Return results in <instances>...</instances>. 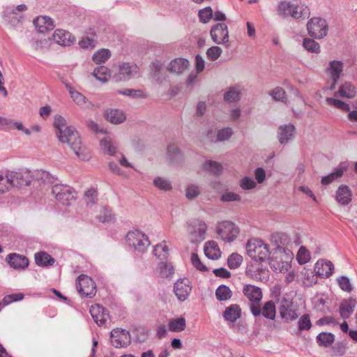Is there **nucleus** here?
Here are the masks:
<instances>
[{
    "label": "nucleus",
    "mask_w": 357,
    "mask_h": 357,
    "mask_svg": "<svg viewBox=\"0 0 357 357\" xmlns=\"http://www.w3.org/2000/svg\"><path fill=\"white\" fill-rule=\"evenodd\" d=\"M54 125L57 130V136L61 142L67 143L80 160H88L91 158V153L82 146L78 132L74 127L67 126L63 117L56 116Z\"/></svg>",
    "instance_id": "f257e3e1"
},
{
    "label": "nucleus",
    "mask_w": 357,
    "mask_h": 357,
    "mask_svg": "<svg viewBox=\"0 0 357 357\" xmlns=\"http://www.w3.org/2000/svg\"><path fill=\"white\" fill-rule=\"evenodd\" d=\"M294 259L293 252L287 247L277 245L271 252L268 257L269 264L275 271H287L291 267V263Z\"/></svg>",
    "instance_id": "f03ea898"
},
{
    "label": "nucleus",
    "mask_w": 357,
    "mask_h": 357,
    "mask_svg": "<svg viewBox=\"0 0 357 357\" xmlns=\"http://www.w3.org/2000/svg\"><path fill=\"white\" fill-rule=\"evenodd\" d=\"M278 12L280 16H291L294 19H305L310 17V9L301 1H283L278 6Z\"/></svg>",
    "instance_id": "7ed1b4c3"
},
{
    "label": "nucleus",
    "mask_w": 357,
    "mask_h": 357,
    "mask_svg": "<svg viewBox=\"0 0 357 357\" xmlns=\"http://www.w3.org/2000/svg\"><path fill=\"white\" fill-rule=\"evenodd\" d=\"M246 250L248 256L255 261H264L271 255L268 245L261 240L249 241Z\"/></svg>",
    "instance_id": "20e7f679"
},
{
    "label": "nucleus",
    "mask_w": 357,
    "mask_h": 357,
    "mask_svg": "<svg viewBox=\"0 0 357 357\" xmlns=\"http://www.w3.org/2000/svg\"><path fill=\"white\" fill-rule=\"evenodd\" d=\"M52 193L57 201L66 206H70L77 199L75 189L67 185L56 184L52 188Z\"/></svg>",
    "instance_id": "39448f33"
},
{
    "label": "nucleus",
    "mask_w": 357,
    "mask_h": 357,
    "mask_svg": "<svg viewBox=\"0 0 357 357\" xmlns=\"http://www.w3.org/2000/svg\"><path fill=\"white\" fill-rule=\"evenodd\" d=\"M126 241L129 246L140 252H144L150 245L148 237L139 230L130 231L126 235Z\"/></svg>",
    "instance_id": "423d86ee"
},
{
    "label": "nucleus",
    "mask_w": 357,
    "mask_h": 357,
    "mask_svg": "<svg viewBox=\"0 0 357 357\" xmlns=\"http://www.w3.org/2000/svg\"><path fill=\"white\" fill-rule=\"evenodd\" d=\"M216 232L222 241L230 243L237 238L239 229L234 222L224 221L218 225Z\"/></svg>",
    "instance_id": "0eeeda50"
},
{
    "label": "nucleus",
    "mask_w": 357,
    "mask_h": 357,
    "mask_svg": "<svg viewBox=\"0 0 357 357\" xmlns=\"http://www.w3.org/2000/svg\"><path fill=\"white\" fill-rule=\"evenodd\" d=\"M307 29L309 35L317 39L325 37L328 33V24L324 19L312 18L307 23Z\"/></svg>",
    "instance_id": "6e6552de"
},
{
    "label": "nucleus",
    "mask_w": 357,
    "mask_h": 357,
    "mask_svg": "<svg viewBox=\"0 0 357 357\" xmlns=\"http://www.w3.org/2000/svg\"><path fill=\"white\" fill-rule=\"evenodd\" d=\"M76 287L80 294L92 298L96 294V285L95 282L86 275L79 276Z\"/></svg>",
    "instance_id": "1a4fd4ad"
},
{
    "label": "nucleus",
    "mask_w": 357,
    "mask_h": 357,
    "mask_svg": "<svg viewBox=\"0 0 357 357\" xmlns=\"http://www.w3.org/2000/svg\"><path fill=\"white\" fill-rule=\"evenodd\" d=\"M111 344L116 348L127 347L131 343L130 332L126 329L116 328L110 332Z\"/></svg>",
    "instance_id": "9d476101"
},
{
    "label": "nucleus",
    "mask_w": 357,
    "mask_h": 357,
    "mask_svg": "<svg viewBox=\"0 0 357 357\" xmlns=\"http://www.w3.org/2000/svg\"><path fill=\"white\" fill-rule=\"evenodd\" d=\"M7 178L10 181L11 188H22L29 185L32 181V175L30 171L10 172L7 173Z\"/></svg>",
    "instance_id": "9b49d317"
},
{
    "label": "nucleus",
    "mask_w": 357,
    "mask_h": 357,
    "mask_svg": "<svg viewBox=\"0 0 357 357\" xmlns=\"http://www.w3.org/2000/svg\"><path fill=\"white\" fill-rule=\"evenodd\" d=\"M250 312L255 317L263 316L267 319L274 320L276 315L275 304L274 301H268L261 306L260 303L257 305L253 306Z\"/></svg>",
    "instance_id": "f8f14e48"
},
{
    "label": "nucleus",
    "mask_w": 357,
    "mask_h": 357,
    "mask_svg": "<svg viewBox=\"0 0 357 357\" xmlns=\"http://www.w3.org/2000/svg\"><path fill=\"white\" fill-rule=\"evenodd\" d=\"M210 34L213 41L216 44H223L229 47V31L227 26L224 23H218L212 26Z\"/></svg>",
    "instance_id": "ddd939ff"
},
{
    "label": "nucleus",
    "mask_w": 357,
    "mask_h": 357,
    "mask_svg": "<svg viewBox=\"0 0 357 357\" xmlns=\"http://www.w3.org/2000/svg\"><path fill=\"white\" fill-rule=\"evenodd\" d=\"M207 226L203 221L196 220L188 226V231L190 236V241L197 243L204 239Z\"/></svg>",
    "instance_id": "4468645a"
},
{
    "label": "nucleus",
    "mask_w": 357,
    "mask_h": 357,
    "mask_svg": "<svg viewBox=\"0 0 357 357\" xmlns=\"http://www.w3.org/2000/svg\"><path fill=\"white\" fill-rule=\"evenodd\" d=\"M243 293L250 301V310L253 306H256L261 303L263 297L261 289L252 284H245L243 288Z\"/></svg>",
    "instance_id": "2eb2a0df"
},
{
    "label": "nucleus",
    "mask_w": 357,
    "mask_h": 357,
    "mask_svg": "<svg viewBox=\"0 0 357 357\" xmlns=\"http://www.w3.org/2000/svg\"><path fill=\"white\" fill-rule=\"evenodd\" d=\"M192 290L190 282L188 278L178 280L174 285V291L177 298L181 301H185Z\"/></svg>",
    "instance_id": "dca6fc26"
},
{
    "label": "nucleus",
    "mask_w": 357,
    "mask_h": 357,
    "mask_svg": "<svg viewBox=\"0 0 357 357\" xmlns=\"http://www.w3.org/2000/svg\"><path fill=\"white\" fill-rule=\"evenodd\" d=\"M138 73L137 65L130 63H123L119 65V73L116 75V80L126 81L135 77Z\"/></svg>",
    "instance_id": "f3484780"
},
{
    "label": "nucleus",
    "mask_w": 357,
    "mask_h": 357,
    "mask_svg": "<svg viewBox=\"0 0 357 357\" xmlns=\"http://www.w3.org/2000/svg\"><path fill=\"white\" fill-rule=\"evenodd\" d=\"M291 301L283 298L279 307L280 317L287 322L296 320L298 317L296 310L293 309Z\"/></svg>",
    "instance_id": "a211bd4d"
},
{
    "label": "nucleus",
    "mask_w": 357,
    "mask_h": 357,
    "mask_svg": "<svg viewBox=\"0 0 357 357\" xmlns=\"http://www.w3.org/2000/svg\"><path fill=\"white\" fill-rule=\"evenodd\" d=\"M296 128L291 123L282 125L278 130V138L281 144H286L294 138Z\"/></svg>",
    "instance_id": "6ab92c4d"
},
{
    "label": "nucleus",
    "mask_w": 357,
    "mask_h": 357,
    "mask_svg": "<svg viewBox=\"0 0 357 357\" xmlns=\"http://www.w3.org/2000/svg\"><path fill=\"white\" fill-rule=\"evenodd\" d=\"M90 313L94 321L98 326H103L109 318L107 310L99 304L91 305Z\"/></svg>",
    "instance_id": "aec40b11"
},
{
    "label": "nucleus",
    "mask_w": 357,
    "mask_h": 357,
    "mask_svg": "<svg viewBox=\"0 0 357 357\" xmlns=\"http://www.w3.org/2000/svg\"><path fill=\"white\" fill-rule=\"evenodd\" d=\"M6 261L14 269H26L29 264L28 258L17 253H11L7 255Z\"/></svg>",
    "instance_id": "412c9836"
},
{
    "label": "nucleus",
    "mask_w": 357,
    "mask_h": 357,
    "mask_svg": "<svg viewBox=\"0 0 357 357\" xmlns=\"http://www.w3.org/2000/svg\"><path fill=\"white\" fill-rule=\"evenodd\" d=\"M52 38L56 43L62 46H70L75 41V37L69 31L63 29L56 30Z\"/></svg>",
    "instance_id": "4be33fe9"
},
{
    "label": "nucleus",
    "mask_w": 357,
    "mask_h": 357,
    "mask_svg": "<svg viewBox=\"0 0 357 357\" xmlns=\"http://www.w3.org/2000/svg\"><path fill=\"white\" fill-rule=\"evenodd\" d=\"M333 269L334 266L332 262L324 259L317 261L314 266V271L317 274L326 278L332 275Z\"/></svg>",
    "instance_id": "5701e85b"
},
{
    "label": "nucleus",
    "mask_w": 357,
    "mask_h": 357,
    "mask_svg": "<svg viewBox=\"0 0 357 357\" xmlns=\"http://www.w3.org/2000/svg\"><path fill=\"white\" fill-rule=\"evenodd\" d=\"M23 18L22 15L16 13L15 9L6 8L3 13L4 22L11 27H17Z\"/></svg>",
    "instance_id": "b1692460"
},
{
    "label": "nucleus",
    "mask_w": 357,
    "mask_h": 357,
    "mask_svg": "<svg viewBox=\"0 0 357 357\" xmlns=\"http://www.w3.org/2000/svg\"><path fill=\"white\" fill-rule=\"evenodd\" d=\"M351 191L347 185H341L336 191L335 199L342 206L348 205L351 201Z\"/></svg>",
    "instance_id": "393cba45"
},
{
    "label": "nucleus",
    "mask_w": 357,
    "mask_h": 357,
    "mask_svg": "<svg viewBox=\"0 0 357 357\" xmlns=\"http://www.w3.org/2000/svg\"><path fill=\"white\" fill-rule=\"evenodd\" d=\"M33 24L38 32L45 33L54 27L52 20L47 16H40L33 20Z\"/></svg>",
    "instance_id": "a878e982"
},
{
    "label": "nucleus",
    "mask_w": 357,
    "mask_h": 357,
    "mask_svg": "<svg viewBox=\"0 0 357 357\" xmlns=\"http://www.w3.org/2000/svg\"><path fill=\"white\" fill-rule=\"evenodd\" d=\"M357 301L353 298L343 300L340 305V314L342 318L348 319L354 312Z\"/></svg>",
    "instance_id": "bb28decb"
},
{
    "label": "nucleus",
    "mask_w": 357,
    "mask_h": 357,
    "mask_svg": "<svg viewBox=\"0 0 357 357\" xmlns=\"http://www.w3.org/2000/svg\"><path fill=\"white\" fill-rule=\"evenodd\" d=\"M188 60L183 58H176L172 60L167 66V70L174 73L181 74L189 66Z\"/></svg>",
    "instance_id": "cd10ccee"
},
{
    "label": "nucleus",
    "mask_w": 357,
    "mask_h": 357,
    "mask_svg": "<svg viewBox=\"0 0 357 357\" xmlns=\"http://www.w3.org/2000/svg\"><path fill=\"white\" fill-rule=\"evenodd\" d=\"M223 317L229 322H234L241 316V309L237 304L227 307L223 312Z\"/></svg>",
    "instance_id": "c85d7f7f"
},
{
    "label": "nucleus",
    "mask_w": 357,
    "mask_h": 357,
    "mask_svg": "<svg viewBox=\"0 0 357 357\" xmlns=\"http://www.w3.org/2000/svg\"><path fill=\"white\" fill-rule=\"evenodd\" d=\"M105 116L108 121L114 124L121 123L126 120L125 114L122 111L116 109H107Z\"/></svg>",
    "instance_id": "c756f323"
},
{
    "label": "nucleus",
    "mask_w": 357,
    "mask_h": 357,
    "mask_svg": "<svg viewBox=\"0 0 357 357\" xmlns=\"http://www.w3.org/2000/svg\"><path fill=\"white\" fill-rule=\"evenodd\" d=\"M204 253L205 255L211 259H218L221 255L218 245L214 241H209L205 243Z\"/></svg>",
    "instance_id": "7c9ffc66"
},
{
    "label": "nucleus",
    "mask_w": 357,
    "mask_h": 357,
    "mask_svg": "<svg viewBox=\"0 0 357 357\" xmlns=\"http://www.w3.org/2000/svg\"><path fill=\"white\" fill-rule=\"evenodd\" d=\"M340 96L344 98H353L356 96V89L350 82H344L340 87L337 92L334 93V96Z\"/></svg>",
    "instance_id": "2f4dec72"
},
{
    "label": "nucleus",
    "mask_w": 357,
    "mask_h": 357,
    "mask_svg": "<svg viewBox=\"0 0 357 357\" xmlns=\"http://www.w3.org/2000/svg\"><path fill=\"white\" fill-rule=\"evenodd\" d=\"M347 167L344 164H341L339 167L327 176L322 177L321 183L322 185H328L335 180L342 177L343 173L347 170Z\"/></svg>",
    "instance_id": "473e14b6"
},
{
    "label": "nucleus",
    "mask_w": 357,
    "mask_h": 357,
    "mask_svg": "<svg viewBox=\"0 0 357 357\" xmlns=\"http://www.w3.org/2000/svg\"><path fill=\"white\" fill-rule=\"evenodd\" d=\"M326 70L331 78L339 79L343 70V63L340 61H331Z\"/></svg>",
    "instance_id": "72a5a7b5"
},
{
    "label": "nucleus",
    "mask_w": 357,
    "mask_h": 357,
    "mask_svg": "<svg viewBox=\"0 0 357 357\" xmlns=\"http://www.w3.org/2000/svg\"><path fill=\"white\" fill-rule=\"evenodd\" d=\"M36 264L40 266H52L54 259L45 252H36L34 256Z\"/></svg>",
    "instance_id": "f704fd0d"
},
{
    "label": "nucleus",
    "mask_w": 357,
    "mask_h": 357,
    "mask_svg": "<svg viewBox=\"0 0 357 357\" xmlns=\"http://www.w3.org/2000/svg\"><path fill=\"white\" fill-rule=\"evenodd\" d=\"M241 91L238 86L229 87L224 94V100L227 102H235L240 100Z\"/></svg>",
    "instance_id": "c9c22d12"
},
{
    "label": "nucleus",
    "mask_w": 357,
    "mask_h": 357,
    "mask_svg": "<svg viewBox=\"0 0 357 357\" xmlns=\"http://www.w3.org/2000/svg\"><path fill=\"white\" fill-rule=\"evenodd\" d=\"M157 272L160 277L162 278H171L174 273V268L173 266L166 261H161L157 268Z\"/></svg>",
    "instance_id": "e433bc0d"
},
{
    "label": "nucleus",
    "mask_w": 357,
    "mask_h": 357,
    "mask_svg": "<svg viewBox=\"0 0 357 357\" xmlns=\"http://www.w3.org/2000/svg\"><path fill=\"white\" fill-rule=\"evenodd\" d=\"M335 341V336L331 333L322 332L317 336V342L319 346L328 347Z\"/></svg>",
    "instance_id": "4c0bfd02"
},
{
    "label": "nucleus",
    "mask_w": 357,
    "mask_h": 357,
    "mask_svg": "<svg viewBox=\"0 0 357 357\" xmlns=\"http://www.w3.org/2000/svg\"><path fill=\"white\" fill-rule=\"evenodd\" d=\"M215 296L219 301H225L231 298L232 292L229 287L221 284L215 290Z\"/></svg>",
    "instance_id": "58836bf2"
},
{
    "label": "nucleus",
    "mask_w": 357,
    "mask_h": 357,
    "mask_svg": "<svg viewBox=\"0 0 357 357\" xmlns=\"http://www.w3.org/2000/svg\"><path fill=\"white\" fill-rule=\"evenodd\" d=\"M93 76L99 81L106 82L110 77V71L105 66H100L94 69Z\"/></svg>",
    "instance_id": "ea45409f"
},
{
    "label": "nucleus",
    "mask_w": 357,
    "mask_h": 357,
    "mask_svg": "<svg viewBox=\"0 0 357 357\" xmlns=\"http://www.w3.org/2000/svg\"><path fill=\"white\" fill-rule=\"evenodd\" d=\"M169 330L172 332H181L186 326L185 319L183 317L173 319L169 321Z\"/></svg>",
    "instance_id": "a19ab883"
},
{
    "label": "nucleus",
    "mask_w": 357,
    "mask_h": 357,
    "mask_svg": "<svg viewBox=\"0 0 357 357\" xmlns=\"http://www.w3.org/2000/svg\"><path fill=\"white\" fill-rule=\"evenodd\" d=\"M153 253L155 257L161 260H165L169 256V248L164 241L154 247Z\"/></svg>",
    "instance_id": "79ce46f5"
},
{
    "label": "nucleus",
    "mask_w": 357,
    "mask_h": 357,
    "mask_svg": "<svg viewBox=\"0 0 357 357\" xmlns=\"http://www.w3.org/2000/svg\"><path fill=\"white\" fill-rule=\"evenodd\" d=\"M110 56L111 52L108 49H101L93 54L92 59L96 63H102L106 62Z\"/></svg>",
    "instance_id": "37998d69"
},
{
    "label": "nucleus",
    "mask_w": 357,
    "mask_h": 357,
    "mask_svg": "<svg viewBox=\"0 0 357 357\" xmlns=\"http://www.w3.org/2000/svg\"><path fill=\"white\" fill-rule=\"evenodd\" d=\"M203 168L213 174H219L222 169V167L220 163L213 160H208L204 162Z\"/></svg>",
    "instance_id": "c03bdc74"
},
{
    "label": "nucleus",
    "mask_w": 357,
    "mask_h": 357,
    "mask_svg": "<svg viewBox=\"0 0 357 357\" xmlns=\"http://www.w3.org/2000/svg\"><path fill=\"white\" fill-rule=\"evenodd\" d=\"M326 101L329 105L339 109L343 112H349L350 110L349 105L340 100L333 98H326Z\"/></svg>",
    "instance_id": "a18cd8bd"
},
{
    "label": "nucleus",
    "mask_w": 357,
    "mask_h": 357,
    "mask_svg": "<svg viewBox=\"0 0 357 357\" xmlns=\"http://www.w3.org/2000/svg\"><path fill=\"white\" fill-rule=\"evenodd\" d=\"M268 94L276 101H280L282 102H287V96L284 90L280 86H277L274 88L273 90L270 91Z\"/></svg>",
    "instance_id": "49530a36"
},
{
    "label": "nucleus",
    "mask_w": 357,
    "mask_h": 357,
    "mask_svg": "<svg viewBox=\"0 0 357 357\" xmlns=\"http://www.w3.org/2000/svg\"><path fill=\"white\" fill-rule=\"evenodd\" d=\"M243 261V257L238 253H232L227 259V265L231 269L237 268Z\"/></svg>",
    "instance_id": "de8ad7c7"
},
{
    "label": "nucleus",
    "mask_w": 357,
    "mask_h": 357,
    "mask_svg": "<svg viewBox=\"0 0 357 357\" xmlns=\"http://www.w3.org/2000/svg\"><path fill=\"white\" fill-rule=\"evenodd\" d=\"M303 46L306 50L310 52L319 53L320 52L319 43L310 38H305L303 42Z\"/></svg>",
    "instance_id": "09e8293b"
},
{
    "label": "nucleus",
    "mask_w": 357,
    "mask_h": 357,
    "mask_svg": "<svg viewBox=\"0 0 357 357\" xmlns=\"http://www.w3.org/2000/svg\"><path fill=\"white\" fill-rule=\"evenodd\" d=\"M118 93L124 95L126 96L132 97V98H146V96L144 94L143 91L140 89H126L124 90H119Z\"/></svg>",
    "instance_id": "8fccbe9b"
},
{
    "label": "nucleus",
    "mask_w": 357,
    "mask_h": 357,
    "mask_svg": "<svg viewBox=\"0 0 357 357\" xmlns=\"http://www.w3.org/2000/svg\"><path fill=\"white\" fill-rule=\"evenodd\" d=\"M100 145L102 149L109 155H114L116 151V147L114 146V143L107 139H104L101 140Z\"/></svg>",
    "instance_id": "3c124183"
},
{
    "label": "nucleus",
    "mask_w": 357,
    "mask_h": 357,
    "mask_svg": "<svg viewBox=\"0 0 357 357\" xmlns=\"http://www.w3.org/2000/svg\"><path fill=\"white\" fill-rule=\"evenodd\" d=\"M98 200V192L95 189L88 190L84 195V201L87 206L94 205Z\"/></svg>",
    "instance_id": "603ef678"
},
{
    "label": "nucleus",
    "mask_w": 357,
    "mask_h": 357,
    "mask_svg": "<svg viewBox=\"0 0 357 357\" xmlns=\"http://www.w3.org/2000/svg\"><path fill=\"white\" fill-rule=\"evenodd\" d=\"M153 184L157 188L161 190L167 191L172 189V185L170 182L168 180L161 177L155 178L153 180Z\"/></svg>",
    "instance_id": "864d4df0"
},
{
    "label": "nucleus",
    "mask_w": 357,
    "mask_h": 357,
    "mask_svg": "<svg viewBox=\"0 0 357 357\" xmlns=\"http://www.w3.org/2000/svg\"><path fill=\"white\" fill-rule=\"evenodd\" d=\"M311 327L312 323L310 315L306 314L301 316L298 321V328L299 331H308Z\"/></svg>",
    "instance_id": "5fc2aeb1"
},
{
    "label": "nucleus",
    "mask_w": 357,
    "mask_h": 357,
    "mask_svg": "<svg viewBox=\"0 0 357 357\" xmlns=\"http://www.w3.org/2000/svg\"><path fill=\"white\" fill-rule=\"evenodd\" d=\"M273 241L278 243L280 244V246L286 247L291 243V240L288 235L283 233L275 234L272 236Z\"/></svg>",
    "instance_id": "6e6d98bb"
},
{
    "label": "nucleus",
    "mask_w": 357,
    "mask_h": 357,
    "mask_svg": "<svg viewBox=\"0 0 357 357\" xmlns=\"http://www.w3.org/2000/svg\"><path fill=\"white\" fill-rule=\"evenodd\" d=\"M198 15L202 22L207 23L213 16V10L211 7H206L199 11Z\"/></svg>",
    "instance_id": "4d7b16f0"
},
{
    "label": "nucleus",
    "mask_w": 357,
    "mask_h": 357,
    "mask_svg": "<svg viewBox=\"0 0 357 357\" xmlns=\"http://www.w3.org/2000/svg\"><path fill=\"white\" fill-rule=\"evenodd\" d=\"M233 134V130L230 127H227L218 130L217 134V141L224 142L228 140Z\"/></svg>",
    "instance_id": "13d9d810"
},
{
    "label": "nucleus",
    "mask_w": 357,
    "mask_h": 357,
    "mask_svg": "<svg viewBox=\"0 0 357 357\" xmlns=\"http://www.w3.org/2000/svg\"><path fill=\"white\" fill-rule=\"evenodd\" d=\"M68 89L71 98L76 104L83 105L86 102V98L82 93L73 90L72 87H68Z\"/></svg>",
    "instance_id": "bf43d9fd"
},
{
    "label": "nucleus",
    "mask_w": 357,
    "mask_h": 357,
    "mask_svg": "<svg viewBox=\"0 0 357 357\" xmlns=\"http://www.w3.org/2000/svg\"><path fill=\"white\" fill-rule=\"evenodd\" d=\"M97 218L100 222L105 223L112 221L114 218V215L110 209L104 207L101 213L98 215Z\"/></svg>",
    "instance_id": "052dcab7"
},
{
    "label": "nucleus",
    "mask_w": 357,
    "mask_h": 357,
    "mask_svg": "<svg viewBox=\"0 0 357 357\" xmlns=\"http://www.w3.org/2000/svg\"><path fill=\"white\" fill-rule=\"evenodd\" d=\"M222 52V49L220 47L213 46L208 49L206 55L211 61H215L220 56Z\"/></svg>",
    "instance_id": "680f3d73"
},
{
    "label": "nucleus",
    "mask_w": 357,
    "mask_h": 357,
    "mask_svg": "<svg viewBox=\"0 0 357 357\" xmlns=\"http://www.w3.org/2000/svg\"><path fill=\"white\" fill-rule=\"evenodd\" d=\"M167 155L172 162L178 159L181 155L179 149L174 144H169L167 147Z\"/></svg>",
    "instance_id": "e2e57ef3"
},
{
    "label": "nucleus",
    "mask_w": 357,
    "mask_h": 357,
    "mask_svg": "<svg viewBox=\"0 0 357 357\" xmlns=\"http://www.w3.org/2000/svg\"><path fill=\"white\" fill-rule=\"evenodd\" d=\"M310 259V254L304 247H301L297 254V259L300 264L307 263Z\"/></svg>",
    "instance_id": "0e129e2a"
},
{
    "label": "nucleus",
    "mask_w": 357,
    "mask_h": 357,
    "mask_svg": "<svg viewBox=\"0 0 357 357\" xmlns=\"http://www.w3.org/2000/svg\"><path fill=\"white\" fill-rule=\"evenodd\" d=\"M220 200L223 202H239L241 201V197L236 193L232 192H226L222 194L220 197Z\"/></svg>",
    "instance_id": "69168bd1"
},
{
    "label": "nucleus",
    "mask_w": 357,
    "mask_h": 357,
    "mask_svg": "<svg viewBox=\"0 0 357 357\" xmlns=\"http://www.w3.org/2000/svg\"><path fill=\"white\" fill-rule=\"evenodd\" d=\"M24 295L22 294H13L6 296L3 300V306H6L8 304L14 302V301H18L23 299Z\"/></svg>",
    "instance_id": "338daca9"
},
{
    "label": "nucleus",
    "mask_w": 357,
    "mask_h": 357,
    "mask_svg": "<svg viewBox=\"0 0 357 357\" xmlns=\"http://www.w3.org/2000/svg\"><path fill=\"white\" fill-rule=\"evenodd\" d=\"M340 287L344 291L350 292L352 291V287L350 280L347 277L341 276L337 280Z\"/></svg>",
    "instance_id": "774afa93"
}]
</instances>
